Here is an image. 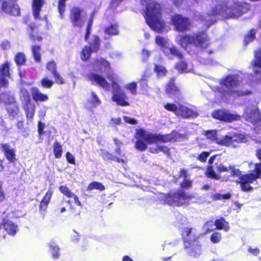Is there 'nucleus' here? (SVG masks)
<instances>
[{
  "mask_svg": "<svg viewBox=\"0 0 261 261\" xmlns=\"http://www.w3.org/2000/svg\"><path fill=\"white\" fill-rule=\"evenodd\" d=\"M214 165L218 173L230 172V176L239 177L237 184L240 185L241 189L243 192L251 191L253 188L250 184L261 177V163L255 164L253 170L249 173L243 174H241L240 169L236 168L234 165H230L226 166L220 161L216 162Z\"/></svg>",
  "mask_w": 261,
  "mask_h": 261,
  "instance_id": "1",
  "label": "nucleus"
},
{
  "mask_svg": "<svg viewBox=\"0 0 261 261\" xmlns=\"http://www.w3.org/2000/svg\"><path fill=\"white\" fill-rule=\"evenodd\" d=\"M185 137L184 134H179L173 130L170 134L162 135L160 134H152L143 128L136 130L135 138L137 139L135 147L140 151L145 150L148 144L158 143L175 142L177 140Z\"/></svg>",
  "mask_w": 261,
  "mask_h": 261,
  "instance_id": "2",
  "label": "nucleus"
},
{
  "mask_svg": "<svg viewBox=\"0 0 261 261\" xmlns=\"http://www.w3.org/2000/svg\"><path fill=\"white\" fill-rule=\"evenodd\" d=\"M144 16L147 24L157 32H162L165 28V22L161 18L162 9L157 2L148 3L144 11Z\"/></svg>",
  "mask_w": 261,
  "mask_h": 261,
  "instance_id": "3",
  "label": "nucleus"
},
{
  "mask_svg": "<svg viewBox=\"0 0 261 261\" xmlns=\"http://www.w3.org/2000/svg\"><path fill=\"white\" fill-rule=\"evenodd\" d=\"M193 197L192 195L188 194L184 189H177L162 194L159 199L162 203L173 207H180L188 205Z\"/></svg>",
  "mask_w": 261,
  "mask_h": 261,
  "instance_id": "4",
  "label": "nucleus"
},
{
  "mask_svg": "<svg viewBox=\"0 0 261 261\" xmlns=\"http://www.w3.org/2000/svg\"><path fill=\"white\" fill-rule=\"evenodd\" d=\"M177 40L178 44L185 49L192 44L201 48H206L210 44L207 35L204 31L194 33L192 34H186L179 35Z\"/></svg>",
  "mask_w": 261,
  "mask_h": 261,
  "instance_id": "5",
  "label": "nucleus"
},
{
  "mask_svg": "<svg viewBox=\"0 0 261 261\" xmlns=\"http://www.w3.org/2000/svg\"><path fill=\"white\" fill-rule=\"evenodd\" d=\"M250 7V4L246 2H234L230 7L225 3H222L219 6L218 10L215 9L212 14L215 16L217 14L224 15L227 19L238 18L247 13L249 10Z\"/></svg>",
  "mask_w": 261,
  "mask_h": 261,
  "instance_id": "6",
  "label": "nucleus"
},
{
  "mask_svg": "<svg viewBox=\"0 0 261 261\" xmlns=\"http://www.w3.org/2000/svg\"><path fill=\"white\" fill-rule=\"evenodd\" d=\"M192 227H183L181 232V239L184 247L188 253L192 256L196 257L201 252V246L199 242V237L192 234Z\"/></svg>",
  "mask_w": 261,
  "mask_h": 261,
  "instance_id": "7",
  "label": "nucleus"
},
{
  "mask_svg": "<svg viewBox=\"0 0 261 261\" xmlns=\"http://www.w3.org/2000/svg\"><path fill=\"white\" fill-rule=\"evenodd\" d=\"M204 135L207 139L214 141L217 144L227 147H235L238 144L244 142L245 140V136L240 134L226 135L220 138L217 137L216 130H207L204 132Z\"/></svg>",
  "mask_w": 261,
  "mask_h": 261,
  "instance_id": "8",
  "label": "nucleus"
},
{
  "mask_svg": "<svg viewBox=\"0 0 261 261\" xmlns=\"http://www.w3.org/2000/svg\"><path fill=\"white\" fill-rule=\"evenodd\" d=\"M240 81L238 75L228 74L223 78L220 82L222 86L225 87L227 89L228 95L234 97H242L251 95L252 91L246 90L241 91L234 90V88H238L240 85Z\"/></svg>",
  "mask_w": 261,
  "mask_h": 261,
  "instance_id": "9",
  "label": "nucleus"
},
{
  "mask_svg": "<svg viewBox=\"0 0 261 261\" xmlns=\"http://www.w3.org/2000/svg\"><path fill=\"white\" fill-rule=\"evenodd\" d=\"M170 23L174 31L179 33L189 32L192 27L190 17L178 13H175L171 16Z\"/></svg>",
  "mask_w": 261,
  "mask_h": 261,
  "instance_id": "10",
  "label": "nucleus"
},
{
  "mask_svg": "<svg viewBox=\"0 0 261 261\" xmlns=\"http://www.w3.org/2000/svg\"><path fill=\"white\" fill-rule=\"evenodd\" d=\"M29 19V16L25 17L23 19V23L28 24L26 30L29 39L34 43L42 42L43 40V33L39 31L38 25L35 23L28 24Z\"/></svg>",
  "mask_w": 261,
  "mask_h": 261,
  "instance_id": "11",
  "label": "nucleus"
},
{
  "mask_svg": "<svg viewBox=\"0 0 261 261\" xmlns=\"http://www.w3.org/2000/svg\"><path fill=\"white\" fill-rule=\"evenodd\" d=\"M212 116L213 118L218 120L221 122H231L234 121L239 120L241 116L237 114H231L228 111L224 109H217L214 110Z\"/></svg>",
  "mask_w": 261,
  "mask_h": 261,
  "instance_id": "12",
  "label": "nucleus"
},
{
  "mask_svg": "<svg viewBox=\"0 0 261 261\" xmlns=\"http://www.w3.org/2000/svg\"><path fill=\"white\" fill-rule=\"evenodd\" d=\"M165 92L170 98H175L180 100L182 98L181 91L176 84V77L172 76L165 85Z\"/></svg>",
  "mask_w": 261,
  "mask_h": 261,
  "instance_id": "13",
  "label": "nucleus"
},
{
  "mask_svg": "<svg viewBox=\"0 0 261 261\" xmlns=\"http://www.w3.org/2000/svg\"><path fill=\"white\" fill-rule=\"evenodd\" d=\"M82 12V9L79 7L74 6L70 9L69 19L73 27L81 28L84 25Z\"/></svg>",
  "mask_w": 261,
  "mask_h": 261,
  "instance_id": "14",
  "label": "nucleus"
},
{
  "mask_svg": "<svg viewBox=\"0 0 261 261\" xmlns=\"http://www.w3.org/2000/svg\"><path fill=\"white\" fill-rule=\"evenodd\" d=\"M112 99L116 102L118 106L125 107L129 106V103L126 100L127 97L125 92L121 89L120 86L113 89Z\"/></svg>",
  "mask_w": 261,
  "mask_h": 261,
  "instance_id": "15",
  "label": "nucleus"
},
{
  "mask_svg": "<svg viewBox=\"0 0 261 261\" xmlns=\"http://www.w3.org/2000/svg\"><path fill=\"white\" fill-rule=\"evenodd\" d=\"M87 80L93 85L96 84L103 88H107L109 83L106 78L98 73L90 72L87 74Z\"/></svg>",
  "mask_w": 261,
  "mask_h": 261,
  "instance_id": "16",
  "label": "nucleus"
},
{
  "mask_svg": "<svg viewBox=\"0 0 261 261\" xmlns=\"http://www.w3.org/2000/svg\"><path fill=\"white\" fill-rule=\"evenodd\" d=\"M253 72L259 80H261V48L257 49L254 53V59L251 62Z\"/></svg>",
  "mask_w": 261,
  "mask_h": 261,
  "instance_id": "17",
  "label": "nucleus"
},
{
  "mask_svg": "<svg viewBox=\"0 0 261 261\" xmlns=\"http://www.w3.org/2000/svg\"><path fill=\"white\" fill-rule=\"evenodd\" d=\"M176 114V115L180 116L184 119H188L190 118H195L198 116V113L193 111L186 106L178 103V111Z\"/></svg>",
  "mask_w": 261,
  "mask_h": 261,
  "instance_id": "18",
  "label": "nucleus"
},
{
  "mask_svg": "<svg viewBox=\"0 0 261 261\" xmlns=\"http://www.w3.org/2000/svg\"><path fill=\"white\" fill-rule=\"evenodd\" d=\"M2 11L9 15L18 16L20 15V9L17 4L9 6L8 3L4 1L2 2Z\"/></svg>",
  "mask_w": 261,
  "mask_h": 261,
  "instance_id": "19",
  "label": "nucleus"
},
{
  "mask_svg": "<svg viewBox=\"0 0 261 261\" xmlns=\"http://www.w3.org/2000/svg\"><path fill=\"white\" fill-rule=\"evenodd\" d=\"M1 148L5 156L10 163H14L16 161L15 150L11 148L9 144L2 143L1 144Z\"/></svg>",
  "mask_w": 261,
  "mask_h": 261,
  "instance_id": "20",
  "label": "nucleus"
},
{
  "mask_svg": "<svg viewBox=\"0 0 261 261\" xmlns=\"http://www.w3.org/2000/svg\"><path fill=\"white\" fill-rule=\"evenodd\" d=\"M216 157V155H212L208 159V165L207 166L206 170L204 172V174L206 177L209 178L219 180L221 178V176L219 175V173H218L217 174L214 171L213 166H212V164L214 162L215 159Z\"/></svg>",
  "mask_w": 261,
  "mask_h": 261,
  "instance_id": "21",
  "label": "nucleus"
},
{
  "mask_svg": "<svg viewBox=\"0 0 261 261\" xmlns=\"http://www.w3.org/2000/svg\"><path fill=\"white\" fill-rule=\"evenodd\" d=\"M22 107L25 112L27 120L32 121L33 119L36 111L35 104L31 100L22 103Z\"/></svg>",
  "mask_w": 261,
  "mask_h": 261,
  "instance_id": "22",
  "label": "nucleus"
},
{
  "mask_svg": "<svg viewBox=\"0 0 261 261\" xmlns=\"http://www.w3.org/2000/svg\"><path fill=\"white\" fill-rule=\"evenodd\" d=\"M53 194V191L51 189L48 190L44 196L41 200L39 204V210L40 212L44 213L47 211L48 205Z\"/></svg>",
  "mask_w": 261,
  "mask_h": 261,
  "instance_id": "23",
  "label": "nucleus"
},
{
  "mask_svg": "<svg viewBox=\"0 0 261 261\" xmlns=\"http://www.w3.org/2000/svg\"><path fill=\"white\" fill-rule=\"evenodd\" d=\"M31 93L33 99L36 102L46 101L49 99L48 96L41 92L37 87H32Z\"/></svg>",
  "mask_w": 261,
  "mask_h": 261,
  "instance_id": "24",
  "label": "nucleus"
},
{
  "mask_svg": "<svg viewBox=\"0 0 261 261\" xmlns=\"http://www.w3.org/2000/svg\"><path fill=\"white\" fill-rule=\"evenodd\" d=\"M59 190L67 197L69 198H73L74 203L77 206H82V204L80 201L78 196L72 192V191L68 187L65 186H61L59 187Z\"/></svg>",
  "mask_w": 261,
  "mask_h": 261,
  "instance_id": "25",
  "label": "nucleus"
},
{
  "mask_svg": "<svg viewBox=\"0 0 261 261\" xmlns=\"http://www.w3.org/2000/svg\"><path fill=\"white\" fill-rule=\"evenodd\" d=\"M2 225L4 229L9 235L14 236L16 234L17 225H15L13 222L7 219H3Z\"/></svg>",
  "mask_w": 261,
  "mask_h": 261,
  "instance_id": "26",
  "label": "nucleus"
},
{
  "mask_svg": "<svg viewBox=\"0 0 261 261\" xmlns=\"http://www.w3.org/2000/svg\"><path fill=\"white\" fill-rule=\"evenodd\" d=\"M44 4L43 0H33L32 3L33 15L35 19H40V12Z\"/></svg>",
  "mask_w": 261,
  "mask_h": 261,
  "instance_id": "27",
  "label": "nucleus"
},
{
  "mask_svg": "<svg viewBox=\"0 0 261 261\" xmlns=\"http://www.w3.org/2000/svg\"><path fill=\"white\" fill-rule=\"evenodd\" d=\"M214 225L216 229L218 230H223L227 232L230 229L229 223L222 217L217 219L214 222Z\"/></svg>",
  "mask_w": 261,
  "mask_h": 261,
  "instance_id": "28",
  "label": "nucleus"
},
{
  "mask_svg": "<svg viewBox=\"0 0 261 261\" xmlns=\"http://www.w3.org/2000/svg\"><path fill=\"white\" fill-rule=\"evenodd\" d=\"M100 156L105 160L107 161H115L118 163H122L126 164V161L123 159H119L117 156L111 154L108 151L101 150L100 152Z\"/></svg>",
  "mask_w": 261,
  "mask_h": 261,
  "instance_id": "29",
  "label": "nucleus"
},
{
  "mask_svg": "<svg viewBox=\"0 0 261 261\" xmlns=\"http://www.w3.org/2000/svg\"><path fill=\"white\" fill-rule=\"evenodd\" d=\"M41 47L39 44H33L31 47L33 59L36 63H40L41 61Z\"/></svg>",
  "mask_w": 261,
  "mask_h": 261,
  "instance_id": "30",
  "label": "nucleus"
},
{
  "mask_svg": "<svg viewBox=\"0 0 261 261\" xmlns=\"http://www.w3.org/2000/svg\"><path fill=\"white\" fill-rule=\"evenodd\" d=\"M248 120L251 123L256 124L261 121V116L258 109L251 110L248 116Z\"/></svg>",
  "mask_w": 261,
  "mask_h": 261,
  "instance_id": "31",
  "label": "nucleus"
},
{
  "mask_svg": "<svg viewBox=\"0 0 261 261\" xmlns=\"http://www.w3.org/2000/svg\"><path fill=\"white\" fill-rule=\"evenodd\" d=\"M100 38L97 35H94L92 36V40L89 43L88 46L91 47L93 53H97L100 49Z\"/></svg>",
  "mask_w": 261,
  "mask_h": 261,
  "instance_id": "32",
  "label": "nucleus"
},
{
  "mask_svg": "<svg viewBox=\"0 0 261 261\" xmlns=\"http://www.w3.org/2000/svg\"><path fill=\"white\" fill-rule=\"evenodd\" d=\"M14 102L9 104L7 108V111L9 116L15 117L18 115L19 111V108L17 104L16 103L13 97L12 98Z\"/></svg>",
  "mask_w": 261,
  "mask_h": 261,
  "instance_id": "33",
  "label": "nucleus"
},
{
  "mask_svg": "<svg viewBox=\"0 0 261 261\" xmlns=\"http://www.w3.org/2000/svg\"><path fill=\"white\" fill-rule=\"evenodd\" d=\"M19 97L22 103L32 100L29 91L23 87L20 88Z\"/></svg>",
  "mask_w": 261,
  "mask_h": 261,
  "instance_id": "34",
  "label": "nucleus"
},
{
  "mask_svg": "<svg viewBox=\"0 0 261 261\" xmlns=\"http://www.w3.org/2000/svg\"><path fill=\"white\" fill-rule=\"evenodd\" d=\"M256 30L251 29L249 30L247 34L244 37V44L245 45H248L252 42L256 38Z\"/></svg>",
  "mask_w": 261,
  "mask_h": 261,
  "instance_id": "35",
  "label": "nucleus"
},
{
  "mask_svg": "<svg viewBox=\"0 0 261 261\" xmlns=\"http://www.w3.org/2000/svg\"><path fill=\"white\" fill-rule=\"evenodd\" d=\"M92 53L93 52L91 47L88 45L84 46L81 53V60L84 62L88 61L91 58Z\"/></svg>",
  "mask_w": 261,
  "mask_h": 261,
  "instance_id": "36",
  "label": "nucleus"
},
{
  "mask_svg": "<svg viewBox=\"0 0 261 261\" xmlns=\"http://www.w3.org/2000/svg\"><path fill=\"white\" fill-rule=\"evenodd\" d=\"M174 68L179 73H186L189 71L188 64L184 60H180L177 62L175 65Z\"/></svg>",
  "mask_w": 261,
  "mask_h": 261,
  "instance_id": "37",
  "label": "nucleus"
},
{
  "mask_svg": "<svg viewBox=\"0 0 261 261\" xmlns=\"http://www.w3.org/2000/svg\"><path fill=\"white\" fill-rule=\"evenodd\" d=\"M104 32L106 34L110 36L117 35L119 34L118 25L117 23L111 24L105 28Z\"/></svg>",
  "mask_w": 261,
  "mask_h": 261,
  "instance_id": "38",
  "label": "nucleus"
},
{
  "mask_svg": "<svg viewBox=\"0 0 261 261\" xmlns=\"http://www.w3.org/2000/svg\"><path fill=\"white\" fill-rule=\"evenodd\" d=\"M53 152L56 159H60L63 152L62 146L60 142L56 141L53 144Z\"/></svg>",
  "mask_w": 261,
  "mask_h": 261,
  "instance_id": "39",
  "label": "nucleus"
},
{
  "mask_svg": "<svg viewBox=\"0 0 261 261\" xmlns=\"http://www.w3.org/2000/svg\"><path fill=\"white\" fill-rule=\"evenodd\" d=\"M94 65L99 68L103 67L107 69H111L110 63L103 58H100L99 59H96L94 61Z\"/></svg>",
  "mask_w": 261,
  "mask_h": 261,
  "instance_id": "40",
  "label": "nucleus"
},
{
  "mask_svg": "<svg viewBox=\"0 0 261 261\" xmlns=\"http://www.w3.org/2000/svg\"><path fill=\"white\" fill-rule=\"evenodd\" d=\"M94 189L102 191L105 189V187L101 182L98 181H92L88 185L87 190L88 191H90Z\"/></svg>",
  "mask_w": 261,
  "mask_h": 261,
  "instance_id": "41",
  "label": "nucleus"
},
{
  "mask_svg": "<svg viewBox=\"0 0 261 261\" xmlns=\"http://www.w3.org/2000/svg\"><path fill=\"white\" fill-rule=\"evenodd\" d=\"M153 70L158 76H164L168 73V70L164 66L156 64H154Z\"/></svg>",
  "mask_w": 261,
  "mask_h": 261,
  "instance_id": "42",
  "label": "nucleus"
},
{
  "mask_svg": "<svg viewBox=\"0 0 261 261\" xmlns=\"http://www.w3.org/2000/svg\"><path fill=\"white\" fill-rule=\"evenodd\" d=\"M67 0H59L58 2V11L61 19L64 18V13L66 8V1Z\"/></svg>",
  "mask_w": 261,
  "mask_h": 261,
  "instance_id": "43",
  "label": "nucleus"
},
{
  "mask_svg": "<svg viewBox=\"0 0 261 261\" xmlns=\"http://www.w3.org/2000/svg\"><path fill=\"white\" fill-rule=\"evenodd\" d=\"M14 60L18 66H22L25 64L26 62L25 56L22 52L17 53L14 57Z\"/></svg>",
  "mask_w": 261,
  "mask_h": 261,
  "instance_id": "44",
  "label": "nucleus"
},
{
  "mask_svg": "<svg viewBox=\"0 0 261 261\" xmlns=\"http://www.w3.org/2000/svg\"><path fill=\"white\" fill-rule=\"evenodd\" d=\"M91 99L88 100V102L93 107H96L101 103V100L95 92L92 91L91 92Z\"/></svg>",
  "mask_w": 261,
  "mask_h": 261,
  "instance_id": "45",
  "label": "nucleus"
},
{
  "mask_svg": "<svg viewBox=\"0 0 261 261\" xmlns=\"http://www.w3.org/2000/svg\"><path fill=\"white\" fill-rule=\"evenodd\" d=\"M178 103L176 104L173 102H167L165 103L163 106L164 108L171 112L174 113L175 115L177 114V112L178 111Z\"/></svg>",
  "mask_w": 261,
  "mask_h": 261,
  "instance_id": "46",
  "label": "nucleus"
},
{
  "mask_svg": "<svg viewBox=\"0 0 261 261\" xmlns=\"http://www.w3.org/2000/svg\"><path fill=\"white\" fill-rule=\"evenodd\" d=\"M54 84V81L49 80L48 77L42 78L40 81V84L42 87L46 89L51 88Z\"/></svg>",
  "mask_w": 261,
  "mask_h": 261,
  "instance_id": "47",
  "label": "nucleus"
},
{
  "mask_svg": "<svg viewBox=\"0 0 261 261\" xmlns=\"http://www.w3.org/2000/svg\"><path fill=\"white\" fill-rule=\"evenodd\" d=\"M169 50L171 54L179 59H182L184 57L183 54L175 46L173 45L170 48H167L166 50Z\"/></svg>",
  "mask_w": 261,
  "mask_h": 261,
  "instance_id": "48",
  "label": "nucleus"
},
{
  "mask_svg": "<svg viewBox=\"0 0 261 261\" xmlns=\"http://www.w3.org/2000/svg\"><path fill=\"white\" fill-rule=\"evenodd\" d=\"M155 43L162 48L163 51L166 54L167 52L166 49L167 47H166V41L164 38L162 36H156L155 39Z\"/></svg>",
  "mask_w": 261,
  "mask_h": 261,
  "instance_id": "49",
  "label": "nucleus"
},
{
  "mask_svg": "<svg viewBox=\"0 0 261 261\" xmlns=\"http://www.w3.org/2000/svg\"><path fill=\"white\" fill-rule=\"evenodd\" d=\"M46 69L52 74L58 71V67L56 63L53 60L47 62L46 64Z\"/></svg>",
  "mask_w": 261,
  "mask_h": 261,
  "instance_id": "50",
  "label": "nucleus"
},
{
  "mask_svg": "<svg viewBox=\"0 0 261 261\" xmlns=\"http://www.w3.org/2000/svg\"><path fill=\"white\" fill-rule=\"evenodd\" d=\"M52 74L55 79L54 83L55 82L58 85H63L65 84V80L58 71L54 72Z\"/></svg>",
  "mask_w": 261,
  "mask_h": 261,
  "instance_id": "51",
  "label": "nucleus"
},
{
  "mask_svg": "<svg viewBox=\"0 0 261 261\" xmlns=\"http://www.w3.org/2000/svg\"><path fill=\"white\" fill-rule=\"evenodd\" d=\"M221 239V233L219 232H214L210 237V240L214 244L219 243Z\"/></svg>",
  "mask_w": 261,
  "mask_h": 261,
  "instance_id": "52",
  "label": "nucleus"
},
{
  "mask_svg": "<svg viewBox=\"0 0 261 261\" xmlns=\"http://www.w3.org/2000/svg\"><path fill=\"white\" fill-rule=\"evenodd\" d=\"M50 251L52 252V256L54 259H58L60 256V248L56 245H49Z\"/></svg>",
  "mask_w": 261,
  "mask_h": 261,
  "instance_id": "53",
  "label": "nucleus"
},
{
  "mask_svg": "<svg viewBox=\"0 0 261 261\" xmlns=\"http://www.w3.org/2000/svg\"><path fill=\"white\" fill-rule=\"evenodd\" d=\"M192 185V181L190 179H184V180L180 184V188L178 189H188L190 188Z\"/></svg>",
  "mask_w": 261,
  "mask_h": 261,
  "instance_id": "54",
  "label": "nucleus"
},
{
  "mask_svg": "<svg viewBox=\"0 0 261 261\" xmlns=\"http://www.w3.org/2000/svg\"><path fill=\"white\" fill-rule=\"evenodd\" d=\"M125 88L129 90L132 94H137V85L136 83L134 82L130 83L126 85Z\"/></svg>",
  "mask_w": 261,
  "mask_h": 261,
  "instance_id": "55",
  "label": "nucleus"
},
{
  "mask_svg": "<svg viewBox=\"0 0 261 261\" xmlns=\"http://www.w3.org/2000/svg\"><path fill=\"white\" fill-rule=\"evenodd\" d=\"M210 155L208 151H203L197 157V160L199 161L201 163H205Z\"/></svg>",
  "mask_w": 261,
  "mask_h": 261,
  "instance_id": "56",
  "label": "nucleus"
},
{
  "mask_svg": "<svg viewBox=\"0 0 261 261\" xmlns=\"http://www.w3.org/2000/svg\"><path fill=\"white\" fill-rule=\"evenodd\" d=\"M45 128V123L42 122L41 121H39L38 122V133L39 136L45 134V131H44Z\"/></svg>",
  "mask_w": 261,
  "mask_h": 261,
  "instance_id": "57",
  "label": "nucleus"
},
{
  "mask_svg": "<svg viewBox=\"0 0 261 261\" xmlns=\"http://www.w3.org/2000/svg\"><path fill=\"white\" fill-rule=\"evenodd\" d=\"M107 79L111 82L112 88L118 87L120 86L116 82L115 79L114 75L112 74H108L107 75Z\"/></svg>",
  "mask_w": 261,
  "mask_h": 261,
  "instance_id": "58",
  "label": "nucleus"
},
{
  "mask_svg": "<svg viewBox=\"0 0 261 261\" xmlns=\"http://www.w3.org/2000/svg\"><path fill=\"white\" fill-rule=\"evenodd\" d=\"M163 152L165 154L168 156H170V149L167 146L159 145V152Z\"/></svg>",
  "mask_w": 261,
  "mask_h": 261,
  "instance_id": "59",
  "label": "nucleus"
},
{
  "mask_svg": "<svg viewBox=\"0 0 261 261\" xmlns=\"http://www.w3.org/2000/svg\"><path fill=\"white\" fill-rule=\"evenodd\" d=\"M3 187V182L0 181V202L4 201L6 199V194Z\"/></svg>",
  "mask_w": 261,
  "mask_h": 261,
  "instance_id": "60",
  "label": "nucleus"
},
{
  "mask_svg": "<svg viewBox=\"0 0 261 261\" xmlns=\"http://www.w3.org/2000/svg\"><path fill=\"white\" fill-rule=\"evenodd\" d=\"M66 159L67 161L71 164L75 165V158L74 156L69 152H67L66 153Z\"/></svg>",
  "mask_w": 261,
  "mask_h": 261,
  "instance_id": "61",
  "label": "nucleus"
},
{
  "mask_svg": "<svg viewBox=\"0 0 261 261\" xmlns=\"http://www.w3.org/2000/svg\"><path fill=\"white\" fill-rule=\"evenodd\" d=\"M123 120L124 122L126 123H128L132 125H135L137 124V121L136 119L129 117L126 116H124L123 117Z\"/></svg>",
  "mask_w": 261,
  "mask_h": 261,
  "instance_id": "62",
  "label": "nucleus"
},
{
  "mask_svg": "<svg viewBox=\"0 0 261 261\" xmlns=\"http://www.w3.org/2000/svg\"><path fill=\"white\" fill-rule=\"evenodd\" d=\"M150 55V52L146 49H143L142 51V58L146 61Z\"/></svg>",
  "mask_w": 261,
  "mask_h": 261,
  "instance_id": "63",
  "label": "nucleus"
},
{
  "mask_svg": "<svg viewBox=\"0 0 261 261\" xmlns=\"http://www.w3.org/2000/svg\"><path fill=\"white\" fill-rule=\"evenodd\" d=\"M179 177H182L184 179H187L188 176V171L185 169H181L178 173Z\"/></svg>",
  "mask_w": 261,
  "mask_h": 261,
  "instance_id": "64",
  "label": "nucleus"
}]
</instances>
